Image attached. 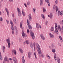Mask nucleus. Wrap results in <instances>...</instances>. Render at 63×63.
<instances>
[{"instance_id":"1","label":"nucleus","mask_w":63,"mask_h":63,"mask_svg":"<svg viewBox=\"0 0 63 63\" xmlns=\"http://www.w3.org/2000/svg\"><path fill=\"white\" fill-rule=\"evenodd\" d=\"M53 9L54 10H56V12L57 13H58V16H59V15H60L61 16L63 15V11H62L61 12L60 11H59L57 6L55 5H54L53 6Z\"/></svg>"},{"instance_id":"2","label":"nucleus","mask_w":63,"mask_h":63,"mask_svg":"<svg viewBox=\"0 0 63 63\" xmlns=\"http://www.w3.org/2000/svg\"><path fill=\"white\" fill-rule=\"evenodd\" d=\"M61 28L60 25H59L58 26V28H56L55 29V33L56 34H58V30H59V31H61V32H63V25L61 29Z\"/></svg>"},{"instance_id":"3","label":"nucleus","mask_w":63,"mask_h":63,"mask_svg":"<svg viewBox=\"0 0 63 63\" xmlns=\"http://www.w3.org/2000/svg\"><path fill=\"white\" fill-rule=\"evenodd\" d=\"M36 45L37 47L36 49L38 53L39 56H40V55L41 53V50H40V47L37 44Z\"/></svg>"},{"instance_id":"4","label":"nucleus","mask_w":63,"mask_h":63,"mask_svg":"<svg viewBox=\"0 0 63 63\" xmlns=\"http://www.w3.org/2000/svg\"><path fill=\"white\" fill-rule=\"evenodd\" d=\"M17 11L18 14L19 16H21V14L20 12V10L18 8H17Z\"/></svg>"},{"instance_id":"5","label":"nucleus","mask_w":63,"mask_h":63,"mask_svg":"<svg viewBox=\"0 0 63 63\" xmlns=\"http://www.w3.org/2000/svg\"><path fill=\"white\" fill-rule=\"evenodd\" d=\"M6 41L8 44V48L10 47V46H11V43H10V40L9 39V38L7 39L6 40Z\"/></svg>"},{"instance_id":"6","label":"nucleus","mask_w":63,"mask_h":63,"mask_svg":"<svg viewBox=\"0 0 63 63\" xmlns=\"http://www.w3.org/2000/svg\"><path fill=\"white\" fill-rule=\"evenodd\" d=\"M30 33L32 39H34L35 38V36H34V33L32 32V31H30Z\"/></svg>"},{"instance_id":"7","label":"nucleus","mask_w":63,"mask_h":63,"mask_svg":"<svg viewBox=\"0 0 63 63\" xmlns=\"http://www.w3.org/2000/svg\"><path fill=\"white\" fill-rule=\"evenodd\" d=\"M32 52L31 51H29L28 53V57L30 59L31 58V55H32Z\"/></svg>"},{"instance_id":"8","label":"nucleus","mask_w":63,"mask_h":63,"mask_svg":"<svg viewBox=\"0 0 63 63\" xmlns=\"http://www.w3.org/2000/svg\"><path fill=\"white\" fill-rule=\"evenodd\" d=\"M12 60L15 63H17V60H16V57H13Z\"/></svg>"},{"instance_id":"9","label":"nucleus","mask_w":63,"mask_h":63,"mask_svg":"<svg viewBox=\"0 0 63 63\" xmlns=\"http://www.w3.org/2000/svg\"><path fill=\"white\" fill-rule=\"evenodd\" d=\"M27 24L28 25L29 28L30 29H32V27L31 26L29 25V22H28V19H27Z\"/></svg>"},{"instance_id":"10","label":"nucleus","mask_w":63,"mask_h":63,"mask_svg":"<svg viewBox=\"0 0 63 63\" xmlns=\"http://www.w3.org/2000/svg\"><path fill=\"white\" fill-rule=\"evenodd\" d=\"M22 34L23 38H24L26 36V34H25V33H24V32H23V31H22Z\"/></svg>"},{"instance_id":"11","label":"nucleus","mask_w":63,"mask_h":63,"mask_svg":"<svg viewBox=\"0 0 63 63\" xmlns=\"http://www.w3.org/2000/svg\"><path fill=\"white\" fill-rule=\"evenodd\" d=\"M49 35H50V37L51 38H54V35L52 34L51 33H49Z\"/></svg>"},{"instance_id":"12","label":"nucleus","mask_w":63,"mask_h":63,"mask_svg":"<svg viewBox=\"0 0 63 63\" xmlns=\"http://www.w3.org/2000/svg\"><path fill=\"white\" fill-rule=\"evenodd\" d=\"M22 14L23 15V16H25V13L24 11V9H22Z\"/></svg>"},{"instance_id":"13","label":"nucleus","mask_w":63,"mask_h":63,"mask_svg":"<svg viewBox=\"0 0 63 63\" xmlns=\"http://www.w3.org/2000/svg\"><path fill=\"white\" fill-rule=\"evenodd\" d=\"M48 17H49L51 19L52 18V17H53V15L51 13H50L49 15H48Z\"/></svg>"},{"instance_id":"14","label":"nucleus","mask_w":63,"mask_h":63,"mask_svg":"<svg viewBox=\"0 0 63 63\" xmlns=\"http://www.w3.org/2000/svg\"><path fill=\"white\" fill-rule=\"evenodd\" d=\"M15 31H16V34H17V29L16 28V26H15Z\"/></svg>"},{"instance_id":"15","label":"nucleus","mask_w":63,"mask_h":63,"mask_svg":"<svg viewBox=\"0 0 63 63\" xmlns=\"http://www.w3.org/2000/svg\"><path fill=\"white\" fill-rule=\"evenodd\" d=\"M23 22V21H21V22L20 23V26L21 28H22V27Z\"/></svg>"},{"instance_id":"16","label":"nucleus","mask_w":63,"mask_h":63,"mask_svg":"<svg viewBox=\"0 0 63 63\" xmlns=\"http://www.w3.org/2000/svg\"><path fill=\"white\" fill-rule=\"evenodd\" d=\"M59 39L60 40L61 42V43H62V42H63V39L62 38V37H61V36H59Z\"/></svg>"},{"instance_id":"17","label":"nucleus","mask_w":63,"mask_h":63,"mask_svg":"<svg viewBox=\"0 0 63 63\" xmlns=\"http://www.w3.org/2000/svg\"><path fill=\"white\" fill-rule=\"evenodd\" d=\"M29 18L30 20H31L32 19V16H31V15L30 14L29 15Z\"/></svg>"},{"instance_id":"18","label":"nucleus","mask_w":63,"mask_h":63,"mask_svg":"<svg viewBox=\"0 0 63 63\" xmlns=\"http://www.w3.org/2000/svg\"><path fill=\"white\" fill-rule=\"evenodd\" d=\"M39 25L40 24H39V23H36V27L37 29H39Z\"/></svg>"},{"instance_id":"19","label":"nucleus","mask_w":63,"mask_h":63,"mask_svg":"<svg viewBox=\"0 0 63 63\" xmlns=\"http://www.w3.org/2000/svg\"><path fill=\"white\" fill-rule=\"evenodd\" d=\"M22 62L23 63H24V62H25V60H24V56L22 57Z\"/></svg>"},{"instance_id":"20","label":"nucleus","mask_w":63,"mask_h":63,"mask_svg":"<svg viewBox=\"0 0 63 63\" xmlns=\"http://www.w3.org/2000/svg\"><path fill=\"white\" fill-rule=\"evenodd\" d=\"M51 31H54V28L53 27H51L50 29Z\"/></svg>"},{"instance_id":"21","label":"nucleus","mask_w":63,"mask_h":63,"mask_svg":"<svg viewBox=\"0 0 63 63\" xmlns=\"http://www.w3.org/2000/svg\"><path fill=\"white\" fill-rule=\"evenodd\" d=\"M12 53H14V54H15V55H16V51L15 50H12Z\"/></svg>"},{"instance_id":"22","label":"nucleus","mask_w":63,"mask_h":63,"mask_svg":"<svg viewBox=\"0 0 63 63\" xmlns=\"http://www.w3.org/2000/svg\"><path fill=\"white\" fill-rule=\"evenodd\" d=\"M5 10L6 12V13H7L8 15H9V10H8V9H7V8H5Z\"/></svg>"},{"instance_id":"23","label":"nucleus","mask_w":63,"mask_h":63,"mask_svg":"<svg viewBox=\"0 0 63 63\" xmlns=\"http://www.w3.org/2000/svg\"><path fill=\"white\" fill-rule=\"evenodd\" d=\"M40 4L41 6H42L43 4V0H40Z\"/></svg>"},{"instance_id":"24","label":"nucleus","mask_w":63,"mask_h":63,"mask_svg":"<svg viewBox=\"0 0 63 63\" xmlns=\"http://www.w3.org/2000/svg\"><path fill=\"white\" fill-rule=\"evenodd\" d=\"M41 16L43 19H45V16H44V14H42Z\"/></svg>"},{"instance_id":"25","label":"nucleus","mask_w":63,"mask_h":63,"mask_svg":"<svg viewBox=\"0 0 63 63\" xmlns=\"http://www.w3.org/2000/svg\"><path fill=\"white\" fill-rule=\"evenodd\" d=\"M19 50L20 52L21 53H23V50H22V49H21V48H19Z\"/></svg>"},{"instance_id":"26","label":"nucleus","mask_w":63,"mask_h":63,"mask_svg":"<svg viewBox=\"0 0 63 63\" xmlns=\"http://www.w3.org/2000/svg\"><path fill=\"white\" fill-rule=\"evenodd\" d=\"M4 60L5 61H8V57L6 56H5L4 58Z\"/></svg>"},{"instance_id":"27","label":"nucleus","mask_w":63,"mask_h":63,"mask_svg":"<svg viewBox=\"0 0 63 63\" xmlns=\"http://www.w3.org/2000/svg\"><path fill=\"white\" fill-rule=\"evenodd\" d=\"M0 60H2V55H1V52H0Z\"/></svg>"},{"instance_id":"28","label":"nucleus","mask_w":63,"mask_h":63,"mask_svg":"<svg viewBox=\"0 0 63 63\" xmlns=\"http://www.w3.org/2000/svg\"><path fill=\"white\" fill-rule=\"evenodd\" d=\"M35 42H33V45L34 46V50H36V48H35Z\"/></svg>"},{"instance_id":"29","label":"nucleus","mask_w":63,"mask_h":63,"mask_svg":"<svg viewBox=\"0 0 63 63\" xmlns=\"http://www.w3.org/2000/svg\"><path fill=\"white\" fill-rule=\"evenodd\" d=\"M26 43L27 44V45H28L29 44V41L28 40H27L26 41Z\"/></svg>"},{"instance_id":"30","label":"nucleus","mask_w":63,"mask_h":63,"mask_svg":"<svg viewBox=\"0 0 63 63\" xmlns=\"http://www.w3.org/2000/svg\"><path fill=\"white\" fill-rule=\"evenodd\" d=\"M10 24H11L12 26H13L14 25V24H13V23L12 21L11 20H10Z\"/></svg>"},{"instance_id":"31","label":"nucleus","mask_w":63,"mask_h":63,"mask_svg":"<svg viewBox=\"0 0 63 63\" xmlns=\"http://www.w3.org/2000/svg\"><path fill=\"white\" fill-rule=\"evenodd\" d=\"M30 47L32 48V49H33V44H30Z\"/></svg>"},{"instance_id":"32","label":"nucleus","mask_w":63,"mask_h":63,"mask_svg":"<svg viewBox=\"0 0 63 63\" xmlns=\"http://www.w3.org/2000/svg\"><path fill=\"white\" fill-rule=\"evenodd\" d=\"M47 4L48 6H50V3H49V1L48 0H47Z\"/></svg>"},{"instance_id":"33","label":"nucleus","mask_w":63,"mask_h":63,"mask_svg":"<svg viewBox=\"0 0 63 63\" xmlns=\"http://www.w3.org/2000/svg\"><path fill=\"white\" fill-rule=\"evenodd\" d=\"M33 13H35L36 12L35 11H36V8H33Z\"/></svg>"},{"instance_id":"34","label":"nucleus","mask_w":63,"mask_h":63,"mask_svg":"<svg viewBox=\"0 0 63 63\" xmlns=\"http://www.w3.org/2000/svg\"><path fill=\"white\" fill-rule=\"evenodd\" d=\"M46 11V10L45 9V8H43V13H45V12Z\"/></svg>"},{"instance_id":"35","label":"nucleus","mask_w":63,"mask_h":63,"mask_svg":"<svg viewBox=\"0 0 63 63\" xmlns=\"http://www.w3.org/2000/svg\"><path fill=\"white\" fill-rule=\"evenodd\" d=\"M13 21L14 23H16V19H14Z\"/></svg>"},{"instance_id":"36","label":"nucleus","mask_w":63,"mask_h":63,"mask_svg":"<svg viewBox=\"0 0 63 63\" xmlns=\"http://www.w3.org/2000/svg\"><path fill=\"white\" fill-rule=\"evenodd\" d=\"M52 52L53 53H54L55 52V49H53L52 50Z\"/></svg>"},{"instance_id":"37","label":"nucleus","mask_w":63,"mask_h":63,"mask_svg":"<svg viewBox=\"0 0 63 63\" xmlns=\"http://www.w3.org/2000/svg\"><path fill=\"white\" fill-rule=\"evenodd\" d=\"M55 28H56L57 27V24L56 23H55Z\"/></svg>"},{"instance_id":"38","label":"nucleus","mask_w":63,"mask_h":63,"mask_svg":"<svg viewBox=\"0 0 63 63\" xmlns=\"http://www.w3.org/2000/svg\"><path fill=\"white\" fill-rule=\"evenodd\" d=\"M55 3L56 4H57L58 3V1L57 0H56L55 1Z\"/></svg>"},{"instance_id":"39","label":"nucleus","mask_w":63,"mask_h":63,"mask_svg":"<svg viewBox=\"0 0 63 63\" xmlns=\"http://www.w3.org/2000/svg\"><path fill=\"white\" fill-rule=\"evenodd\" d=\"M34 55L35 56L36 59H37V56L36 55V52L35 51L34 53Z\"/></svg>"},{"instance_id":"40","label":"nucleus","mask_w":63,"mask_h":63,"mask_svg":"<svg viewBox=\"0 0 63 63\" xmlns=\"http://www.w3.org/2000/svg\"><path fill=\"white\" fill-rule=\"evenodd\" d=\"M0 20L1 21H3V18H2V17H1L0 18Z\"/></svg>"},{"instance_id":"41","label":"nucleus","mask_w":63,"mask_h":63,"mask_svg":"<svg viewBox=\"0 0 63 63\" xmlns=\"http://www.w3.org/2000/svg\"><path fill=\"white\" fill-rule=\"evenodd\" d=\"M30 4V2L29 1H28L27 3V5H29Z\"/></svg>"},{"instance_id":"42","label":"nucleus","mask_w":63,"mask_h":63,"mask_svg":"<svg viewBox=\"0 0 63 63\" xmlns=\"http://www.w3.org/2000/svg\"><path fill=\"white\" fill-rule=\"evenodd\" d=\"M11 29L12 30H14V27H13V26H12L11 27Z\"/></svg>"},{"instance_id":"43","label":"nucleus","mask_w":63,"mask_h":63,"mask_svg":"<svg viewBox=\"0 0 63 63\" xmlns=\"http://www.w3.org/2000/svg\"><path fill=\"white\" fill-rule=\"evenodd\" d=\"M57 61H58V62H60V59H59V58H57Z\"/></svg>"},{"instance_id":"44","label":"nucleus","mask_w":63,"mask_h":63,"mask_svg":"<svg viewBox=\"0 0 63 63\" xmlns=\"http://www.w3.org/2000/svg\"><path fill=\"white\" fill-rule=\"evenodd\" d=\"M43 40H45V37L44 36H43L41 38Z\"/></svg>"},{"instance_id":"45","label":"nucleus","mask_w":63,"mask_h":63,"mask_svg":"<svg viewBox=\"0 0 63 63\" xmlns=\"http://www.w3.org/2000/svg\"><path fill=\"white\" fill-rule=\"evenodd\" d=\"M49 47L50 48V49H52V48H53V47L51 46H50Z\"/></svg>"},{"instance_id":"46","label":"nucleus","mask_w":63,"mask_h":63,"mask_svg":"<svg viewBox=\"0 0 63 63\" xmlns=\"http://www.w3.org/2000/svg\"><path fill=\"white\" fill-rule=\"evenodd\" d=\"M12 34L13 35H14L15 32H14V30L12 31Z\"/></svg>"},{"instance_id":"47","label":"nucleus","mask_w":63,"mask_h":63,"mask_svg":"<svg viewBox=\"0 0 63 63\" xmlns=\"http://www.w3.org/2000/svg\"><path fill=\"white\" fill-rule=\"evenodd\" d=\"M44 36H43V34H41L40 35V37L41 38H42V37H43Z\"/></svg>"},{"instance_id":"48","label":"nucleus","mask_w":63,"mask_h":63,"mask_svg":"<svg viewBox=\"0 0 63 63\" xmlns=\"http://www.w3.org/2000/svg\"><path fill=\"white\" fill-rule=\"evenodd\" d=\"M6 21L7 22V24H9V21L8 20H6Z\"/></svg>"},{"instance_id":"49","label":"nucleus","mask_w":63,"mask_h":63,"mask_svg":"<svg viewBox=\"0 0 63 63\" xmlns=\"http://www.w3.org/2000/svg\"><path fill=\"white\" fill-rule=\"evenodd\" d=\"M51 46L52 47H54V45L53 44H52L51 45Z\"/></svg>"},{"instance_id":"50","label":"nucleus","mask_w":63,"mask_h":63,"mask_svg":"<svg viewBox=\"0 0 63 63\" xmlns=\"http://www.w3.org/2000/svg\"><path fill=\"white\" fill-rule=\"evenodd\" d=\"M29 30L28 29L27 30V33H29Z\"/></svg>"},{"instance_id":"51","label":"nucleus","mask_w":63,"mask_h":63,"mask_svg":"<svg viewBox=\"0 0 63 63\" xmlns=\"http://www.w3.org/2000/svg\"><path fill=\"white\" fill-rule=\"evenodd\" d=\"M45 56V55H43V54H42L41 55V57H44Z\"/></svg>"},{"instance_id":"52","label":"nucleus","mask_w":63,"mask_h":63,"mask_svg":"<svg viewBox=\"0 0 63 63\" xmlns=\"http://www.w3.org/2000/svg\"><path fill=\"white\" fill-rule=\"evenodd\" d=\"M47 56L48 58V59H50V57L48 55H47Z\"/></svg>"},{"instance_id":"53","label":"nucleus","mask_w":63,"mask_h":63,"mask_svg":"<svg viewBox=\"0 0 63 63\" xmlns=\"http://www.w3.org/2000/svg\"><path fill=\"white\" fill-rule=\"evenodd\" d=\"M45 23L46 25H47V21H46Z\"/></svg>"},{"instance_id":"54","label":"nucleus","mask_w":63,"mask_h":63,"mask_svg":"<svg viewBox=\"0 0 63 63\" xmlns=\"http://www.w3.org/2000/svg\"><path fill=\"white\" fill-rule=\"evenodd\" d=\"M24 5L25 6V7H27V5H26V4L25 3L24 4Z\"/></svg>"},{"instance_id":"55","label":"nucleus","mask_w":63,"mask_h":63,"mask_svg":"<svg viewBox=\"0 0 63 63\" xmlns=\"http://www.w3.org/2000/svg\"><path fill=\"white\" fill-rule=\"evenodd\" d=\"M3 50H5V47L4 46L3 47Z\"/></svg>"},{"instance_id":"56","label":"nucleus","mask_w":63,"mask_h":63,"mask_svg":"<svg viewBox=\"0 0 63 63\" xmlns=\"http://www.w3.org/2000/svg\"><path fill=\"white\" fill-rule=\"evenodd\" d=\"M54 59L56 61V60H57V59H56V57H54Z\"/></svg>"},{"instance_id":"57","label":"nucleus","mask_w":63,"mask_h":63,"mask_svg":"<svg viewBox=\"0 0 63 63\" xmlns=\"http://www.w3.org/2000/svg\"><path fill=\"white\" fill-rule=\"evenodd\" d=\"M56 53H55L54 56V57H56Z\"/></svg>"},{"instance_id":"58","label":"nucleus","mask_w":63,"mask_h":63,"mask_svg":"<svg viewBox=\"0 0 63 63\" xmlns=\"http://www.w3.org/2000/svg\"><path fill=\"white\" fill-rule=\"evenodd\" d=\"M58 44L59 46H61V44L60 43H58Z\"/></svg>"},{"instance_id":"59","label":"nucleus","mask_w":63,"mask_h":63,"mask_svg":"<svg viewBox=\"0 0 63 63\" xmlns=\"http://www.w3.org/2000/svg\"><path fill=\"white\" fill-rule=\"evenodd\" d=\"M60 24H63V23L62 22H60Z\"/></svg>"},{"instance_id":"60","label":"nucleus","mask_w":63,"mask_h":63,"mask_svg":"<svg viewBox=\"0 0 63 63\" xmlns=\"http://www.w3.org/2000/svg\"><path fill=\"white\" fill-rule=\"evenodd\" d=\"M39 28H42V26H41V25H39Z\"/></svg>"},{"instance_id":"61","label":"nucleus","mask_w":63,"mask_h":63,"mask_svg":"<svg viewBox=\"0 0 63 63\" xmlns=\"http://www.w3.org/2000/svg\"><path fill=\"white\" fill-rule=\"evenodd\" d=\"M1 8V3H0V8Z\"/></svg>"},{"instance_id":"62","label":"nucleus","mask_w":63,"mask_h":63,"mask_svg":"<svg viewBox=\"0 0 63 63\" xmlns=\"http://www.w3.org/2000/svg\"><path fill=\"white\" fill-rule=\"evenodd\" d=\"M12 16L13 17H14V14L13 13L12 14Z\"/></svg>"},{"instance_id":"63","label":"nucleus","mask_w":63,"mask_h":63,"mask_svg":"<svg viewBox=\"0 0 63 63\" xmlns=\"http://www.w3.org/2000/svg\"><path fill=\"white\" fill-rule=\"evenodd\" d=\"M9 1L10 2H13V0H9Z\"/></svg>"},{"instance_id":"64","label":"nucleus","mask_w":63,"mask_h":63,"mask_svg":"<svg viewBox=\"0 0 63 63\" xmlns=\"http://www.w3.org/2000/svg\"><path fill=\"white\" fill-rule=\"evenodd\" d=\"M12 60V59L11 58H10L9 59V60Z\"/></svg>"}]
</instances>
